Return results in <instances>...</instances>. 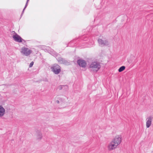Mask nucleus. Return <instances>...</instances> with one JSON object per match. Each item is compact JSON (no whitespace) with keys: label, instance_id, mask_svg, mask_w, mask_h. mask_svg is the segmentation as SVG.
I'll use <instances>...</instances> for the list:
<instances>
[{"label":"nucleus","instance_id":"obj_1","mask_svg":"<svg viewBox=\"0 0 153 153\" xmlns=\"http://www.w3.org/2000/svg\"><path fill=\"white\" fill-rule=\"evenodd\" d=\"M100 63L97 61L92 62L89 65V69L91 71L97 72L101 68Z\"/></svg>","mask_w":153,"mask_h":153},{"label":"nucleus","instance_id":"obj_2","mask_svg":"<svg viewBox=\"0 0 153 153\" xmlns=\"http://www.w3.org/2000/svg\"><path fill=\"white\" fill-rule=\"evenodd\" d=\"M51 71L55 74H58L61 72V67L57 64H54L51 68Z\"/></svg>","mask_w":153,"mask_h":153},{"label":"nucleus","instance_id":"obj_3","mask_svg":"<svg viewBox=\"0 0 153 153\" xmlns=\"http://www.w3.org/2000/svg\"><path fill=\"white\" fill-rule=\"evenodd\" d=\"M20 52L22 54L27 56L30 55L32 51L28 48L23 47L21 49Z\"/></svg>","mask_w":153,"mask_h":153},{"label":"nucleus","instance_id":"obj_4","mask_svg":"<svg viewBox=\"0 0 153 153\" xmlns=\"http://www.w3.org/2000/svg\"><path fill=\"white\" fill-rule=\"evenodd\" d=\"M100 46H105L109 45V43L108 41L105 38H99L97 40Z\"/></svg>","mask_w":153,"mask_h":153},{"label":"nucleus","instance_id":"obj_5","mask_svg":"<svg viewBox=\"0 0 153 153\" xmlns=\"http://www.w3.org/2000/svg\"><path fill=\"white\" fill-rule=\"evenodd\" d=\"M58 62L62 64H65L66 65H68L70 64L69 61L66 60L65 59L62 58L61 57H57L56 58Z\"/></svg>","mask_w":153,"mask_h":153},{"label":"nucleus","instance_id":"obj_6","mask_svg":"<svg viewBox=\"0 0 153 153\" xmlns=\"http://www.w3.org/2000/svg\"><path fill=\"white\" fill-rule=\"evenodd\" d=\"M117 146L114 143V141H112L108 144L107 148L109 151H111L115 149Z\"/></svg>","mask_w":153,"mask_h":153},{"label":"nucleus","instance_id":"obj_7","mask_svg":"<svg viewBox=\"0 0 153 153\" xmlns=\"http://www.w3.org/2000/svg\"><path fill=\"white\" fill-rule=\"evenodd\" d=\"M121 137L119 135L116 136L113 139L112 141H114V143L117 145L118 146L121 142Z\"/></svg>","mask_w":153,"mask_h":153},{"label":"nucleus","instance_id":"obj_8","mask_svg":"<svg viewBox=\"0 0 153 153\" xmlns=\"http://www.w3.org/2000/svg\"><path fill=\"white\" fill-rule=\"evenodd\" d=\"M13 38L14 39V40L16 41L19 42H21L22 41L25 42L24 40L23 39L19 36L18 35L17 33L13 35Z\"/></svg>","mask_w":153,"mask_h":153},{"label":"nucleus","instance_id":"obj_9","mask_svg":"<svg viewBox=\"0 0 153 153\" xmlns=\"http://www.w3.org/2000/svg\"><path fill=\"white\" fill-rule=\"evenodd\" d=\"M77 62L79 65L82 68L86 67V63L85 61L82 59H79L77 60Z\"/></svg>","mask_w":153,"mask_h":153},{"label":"nucleus","instance_id":"obj_10","mask_svg":"<svg viewBox=\"0 0 153 153\" xmlns=\"http://www.w3.org/2000/svg\"><path fill=\"white\" fill-rule=\"evenodd\" d=\"M152 117L151 116L148 117L146 119V127L147 128L149 127L152 124Z\"/></svg>","mask_w":153,"mask_h":153},{"label":"nucleus","instance_id":"obj_11","mask_svg":"<svg viewBox=\"0 0 153 153\" xmlns=\"http://www.w3.org/2000/svg\"><path fill=\"white\" fill-rule=\"evenodd\" d=\"M4 109L1 106H0V117L3 116L5 114Z\"/></svg>","mask_w":153,"mask_h":153},{"label":"nucleus","instance_id":"obj_12","mask_svg":"<svg viewBox=\"0 0 153 153\" xmlns=\"http://www.w3.org/2000/svg\"><path fill=\"white\" fill-rule=\"evenodd\" d=\"M37 134V139L38 140H41L42 138V134L41 131H37L36 132Z\"/></svg>","mask_w":153,"mask_h":153},{"label":"nucleus","instance_id":"obj_13","mask_svg":"<svg viewBox=\"0 0 153 153\" xmlns=\"http://www.w3.org/2000/svg\"><path fill=\"white\" fill-rule=\"evenodd\" d=\"M29 0H27V2H26V3L25 6L24 8L23 9V10L22 11V14H21V16H22V15H23V13H24V11L25 10V8H26V7L28 5V2Z\"/></svg>","mask_w":153,"mask_h":153},{"label":"nucleus","instance_id":"obj_14","mask_svg":"<svg viewBox=\"0 0 153 153\" xmlns=\"http://www.w3.org/2000/svg\"><path fill=\"white\" fill-rule=\"evenodd\" d=\"M125 66H123L120 67L118 69V71L119 72H121L123 71V70H125Z\"/></svg>","mask_w":153,"mask_h":153},{"label":"nucleus","instance_id":"obj_15","mask_svg":"<svg viewBox=\"0 0 153 153\" xmlns=\"http://www.w3.org/2000/svg\"><path fill=\"white\" fill-rule=\"evenodd\" d=\"M68 87V86L66 85H60L58 87V88L59 90H62L63 87Z\"/></svg>","mask_w":153,"mask_h":153},{"label":"nucleus","instance_id":"obj_16","mask_svg":"<svg viewBox=\"0 0 153 153\" xmlns=\"http://www.w3.org/2000/svg\"><path fill=\"white\" fill-rule=\"evenodd\" d=\"M33 62H32L29 65V67H31L33 66Z\"/></svg>","mask_w":153,"mask_h":153},{"label":"nucleus","instance_id":"obj_17","mask_svg":"<svg viewBox=\"0 0 153 153\" xmlns=\"http://www.w3.org/2000/svg\"><path fill=\"white\" fill-rule=\"evenodd\" d=\"M53 55L55 56H57L58 55V53H57L54 52Z\"/></svg>","mask_w":153,"mask_h":153},{"label":"nucleus","instance_id":"obj_18","mask_svg":"<svg viewBox=\"0 0 153 153\" xmlns=\"http://www.w3.org/2000/svg\"><path fill=\"white\" fill-rule=\"evenodd\" d=\"M58 99L59 100L62 101H63V100L61 98L59 97L58 98Z\"/></svg>","mask_w":153,"mask_h":153},{"label":"nucleus","instance_id":"obj_19","mask_svg":"<svg viewBox=\"0 0 153 153\" xmlns=\"http://www.w3.org/2000/svg\"><path fill=\"white\" fill-rule=\"evenodd\" d=\"M56 102L58 104L59 103V100H57L56 101Z\"/></svg>","mask_w":153,"mask_h":153},{"label":"nucleus","instance_id":"obj_20","mask_svg":"<svg viewBox=\"0 0 153 153\" xmlns=\"http://www.w3.org/2000/svg\"><path fill=\"white\" fill-rule=\"evenodd\" d=\"M83 40H84V41H86V40H87V39H83Z\"/></svg>","mask_w":153,"mask_h":153}]
</instances>
